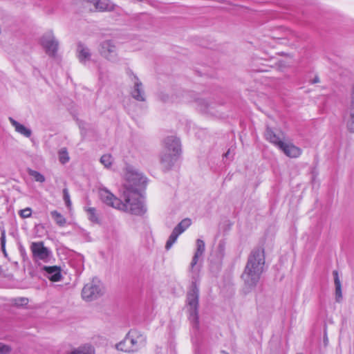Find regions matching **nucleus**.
<instances>
[{
    "mask_svg": "<svg viewBox=\"0 0 354 354\" xmlns=\"http://www.w3.org/2000/svg\"><path fill=\"white\" fill-rule=\"evenodd\" d=\"M63 199L64 201V203L66 205V207L68 209L71 208L72 203L70 198L69 192L67 188H64L63 189Z\"/></svg>",
    "mask_w": 354,
    "mask_h": 354,
    "instance_id": "29",
    "label": "nucleus"
},
{
    "mask_svg": "<svg viewBox=\"0 0 354 354\" xmlns=\"http://www.w3.org/2000/svg\"><path fill=\"white\" fill-rule=\"evenodd\" d=\"M28 173L37 182L44 183L45 181L44 176L42 175L41 173L35 171V170H33V169H28Z\"/></svg>",
    "mask_w": 354,
    "mask_h": 354,
    "instance_id": "24",
    "label": "nucleus"
},
{
    "mask_svg": "<svg viewBox=\"0 0 354 354\" xmlns=\"http://www.w3.org/2000/svg\"><path fill=\"white\" fill-rule=\"evenodd\" d=\"M14 306L20 307L25 306L28 304V299L26 297H17L12 299Z\"/></svg>",
    "mask_w": 354,
    "mask_h": 354,
    "instance_id": "27",
    "label": "nucleus"
},
{
    "mask_svg": "<svg viewBox=\"0 0 354 354\" xmlns=\"http://www.w3.org/2000/svg\"><path fill=\"white\" fill-rule=\"evenodd\" d=\"M192 224V221L189 218H185L182 220L173 230L171 235L169 237L165 245L167 250L170 249L172 245L176 241L178 236L184 232Z\"/></svg>",
    "mask_w": 354,
    "mask_h": 354,
    "instance_id": "13",
    "label": "nucleus"
},
{
    "mask_svg": "<svg viewBox=\"0 0 354 354\" xmlns=\"http://www.w3.org/2000/svg\"><path fill=\"white\" fill-rule=\"evenodd\" d=\"M50 215L59 226L63 227L65 225L66 220L59 212L54 210L50 212Z\"/></svg>",
    "mask_w": 354,
    "mask_h": 354,
    "instance_id": "22",
    "label": "nucleus"
},
{
    "mask_svg": "<svg viewBox=\"0 0 354 354\" xmlns=\"http://www.w3.org/2000/svg\"><path fill=\"white\" fill-rule=\"evenodd\" d=\"M123 178L124 183L120 193L125 191L129 194L141 193L147 183V178L141 172L129 166L125 168Z\"/></svg>",
    "mask_w": 354,
    "mask_h": 354,
    "instance_id": "4",
    "label": "nucleus"
},
{
    "mask_svg": "<svg viewBox=\"0 0 354 354\" xmlns=\"http://www.w3.org/2000/svg\"><path fill=\"white\" fill-rule=\"evenodd\" d=\"M265 138L266 139L274 145L275 146L279 147L281 144L283 143L282 138L280 136L277 135L270 128L268 127L265 132Z\"/></svg>",
    "mask_w": 354,
    "mask_h": 354,
    "instance_id": "18",
    "label": "nucleus"
},
{
    "mask_svg": "<svg viewBox=\"0 0 354 354\" xmlns=\"http://www.w3.org/2000/svg\"><path fill=\"white\" fill-rule=\"evenodd\" d=\"M223 354H229L228 353L225 352V351H223Z\"/></svg>",
    "mask_w": 354,
    "mask_h": 354,
    "instance_id": "38",
    "label": "nucleus"
},
{
    "mask_svg": "<svg viewBox=\"0 0 354 354\" xmlns=\"http://www.w3.org/2000/svg\"><path fill=\"white\" fill-rule=\"evenodd\" d=\"M288 157L295 158L301 154V149L290 142H283L279 147Z\"/></svg>",
    "mask_w": 354,
    "mask_h": 354,
    "instance_id": "16",
    "label": "nucleus"
},
{
    "mask_svg": "<svg viewBox=\"0 0 354 354\" xmlns=\"http://www.w3.org/2000/svg\"><path fill=\"white\" fill-rule=\"evenodd\" d=\"M181 153L180 139L175 136H169L164 138L162 142V150L160 153V160L163 167H170Z\"/></svg>",
    "mask_w": 354,
    "mask_h": 354,
    "instance_id": "3",
    "label": "nucleus"
},
{
    "mask_svg": "<svg viewBox=\"0 0 354 354\" xmlns=\"http://www.w3.org/2000/svg\"><path fill=\"white\" fill-rule=\"evenodd\" d=\"M349 110L354 111V84L350 94Z\"/></svg>",
    "mask_w": 354,
    "mask_h": 354,
    "instance_id": "31",
    "label": "nucleus"
},
{
    "mask_svg": "<svg viewBox=\"0 0 354 354\" xmlns=\"http://www.w3.org/2000/svg\"><path fill=\"white\" fill-rule=\"evenodd\" d=\"M120 197L124 206L123 209H120L121 211L135 215H142L146 212L141 193L133 192L129 194L125 191L120 193Z\"/></svg>",
    "mask_w": 354,
    "mask_h": 354,
    "instance_id": "6",
    "label": "nucleus"
},
{
    "mask_svg": "<svg viewBox=\"0 0 354 354\" xmlns=\"http://www.w3.org/2000/svg\"><path fill=\"white\" fill-rule=\"evenodd\" d=\"M92 4L95 9L99 12L113 11L116 5L111 0H84Z\"/></svg>",
    "mask_w": 354,
    "mask_h": 354,
    "instance_id": "14",
    "label": "nucleus"
},
{
    "mask_svg": "<svg viewBox=\"0 0 354 354\" xmlns=\"http://www.w3.org/2000/svg\"><path fill=\"white\" fill-rule=\"evenodd\" d=\"M104 292L102 283L97 279H93L83 287L82 297L85 301H91L103 295Z\"/></svg>",
    "mask_w": 354,
    "mask_h": 354,
    "instance_id": "8",
    "label": "nucleus"
},
{
    "mask_svg": "<svg viewBox=\"0 0 354 354\" xmlns=\"http://www.w3.org/2000/svg\"><path fill=\"white\" fill-rule=\"evenodd\" d=\"M69 156L66 148H62L59 151V160L62 164H65L69 161Z\"/></svg>",
    "mask_w": 354,
    "mask_h": 354,
    "instance_id": "26",
    "label": "nucleus"
},
{
    "mask_svg": "<svg viewBox=\"0 0 354 354\" xmlns=\"http://www.w3.org/2000/svg\"><path fill=\"white\" fill-rule=\"evenodd\" d=\"M95 348L91 344H84L66 351V354H95Z\"/></svg>",
    "mask_w": 354,
    "mask_h": 354,
    "instance_id": "19",
    "label": "nucleus"
},
{
    "mask_svg": "<svg viewBox=\"0 0 354 354\" xmlns=\"http://www.w3.org/2000/svg\"><path fill=\"white\" fill-rule=\"evenodd\" d=\"M346 127L350 131L354 133V111H350L349 116L346 121Z\"/></svg>",
    "mask_w": 354,
    "mask_h": 354,
    "instance_id": "28",
    "label": "nucleus"
},
{
    "mask_svg": "<svg viewBox=\"0 0 354 354\" xmlns=\"http://www.w3.org/2000/svg\"><path fill=\"white\" fill-rule=\"evenodd\" d=\"M198 104L201 110L205 111L207 108L209 103L207 100L201 99L198 101Z\"/></svg>",
    "mask_w": 354,
    "mask_h": 354,
    "instance_id": "33",
    "label": "nucleus"
},
{
    "mask_svg": "<svg viewBox=\"0 0 354 354\" xmlns=\"http://www.w3.org/2000/svg\"><path fill=\"white\" fill-rule=\"evenodd\" d=\"M88 219L93 223H98V217L96 214V210L94 207H88L86 209Z\"/></svg>",
    "mask_w": 354,
    "mask_h": 354,
    "instance_id": "25",
    "label": "nucleus"
},
{
    "mask_svg": "<svg viewBox=\"0 0 354 354\" xmlns=\"http://www.w3.org/2000/svg\"><path fill=\"white\" fill-rule=\"evenodd\" d=\"M196 250L190 263L189 272L192 274V285L187 295V306L189 312V318L194 323L198 322V307L199 290L196 285V280L199 274V268L196 266L198 258L201 257L205 250V245L203 240L197 239Z\"/></svg>",
    "mask_w": 354,
    "mask_h": 354,
    "instance_id": "1",
    "label": "nucleus"
},
{
    "mask_svg": "<svg viewBox=\"0 0 354 354\" xmlns=\"http://www.w3.org/2000/svg\"><path fill=\"white\" fill-rule=\"evenodd\" d=\"M32 214V210L30 207L25 208L24 209L20 210L19 215L24 218L30 217Z\"/></svg>",
    "mask_w": 354,
    "mask_h": 354,
    "instance_id": "30",
    "label": "nucleus"
},
{
    "mask_svg": "<svg viewBox=\"0 0 354 354\" xmlns=\"http://www.w3.org/2000/svg\"><path fill=\"white\" fill-rule=\"evenodd\" d=\"M41 44L49 56H55L58 49V41L52 31L46 32L41 38Z\"/></svg>",
    "mask_w": 354,
    "mask_h": 354,
    "instance_id": "11",
    "label": "nucleus"
},
{
    "mask_svg": "<svg viewBox=\"0 0 354 354\" xmlns=\"http://www.w3.org/2000/svg\"><path fill=\"white\" fill-rule=\"evenodd\" d=\"M286 32H283V34L280 36L272 35V37L274 39H284L286 37Z\"/></svg>",
    "mask_w": 354,
    "mask_h": 354,
    "instance_id": "35",
    "label": "nucleus"
},
{
    "mask_svg": "<svg viewBox=\"0 0 354 354\" xmlns=\"http://www.w3.org/2000/svg\"><path fill=\"white\" fill-rule=\"evenodd\" d=\"M2 274V269L0 267V275Z\"/></svg>",
    "mask_w": 354,
    "mask_h": 354,
    "instance_id": "37",
    "label": "nucleus"
},
{
    "mask_svg": "<svg viewBox=\"0 0 354 354\" xmlns=\"http://www.w3.org/2000/svg\"><path fill=\"white\" fill-rule=\"evenodd\" d=\"M9 121L10 124L15 127V129L17 132L24 136L26 138L30 137L32 134V131L30 129H28L24 125L19 123L12 118H9Z\"/></svg>",
    "mask_w": 354,
    "mask_h": 354,
    "instance_id": "20",
    "label": "nucleus"
},
{
    "mask_svg": "<svg viewBox=\"0 0 354 354\" xmlns=\"http://www.w3.org/2000/svg\"><path fill=\"white\" fill-rule=\"evenodd\" d=\"M10 351L11 348L8 345L0 343V354H8Z\"/></svg>",
    "mask_w": 354,
    "mask_h": 354,
    "instance_id": "32",
    "label": "nucleus"
},
{
    "mask_svg": "<svg viewBox=\"0 0 354 354\" xmlns=\"http://www.w3.org/2000/svg\"><path fill=\"white\" fill-rule=\"evenodd\" d=\"M129 79L132 84L131 88V95L132 97L139 102L145 101L144 86L140 80L133 73L129 75Z\"/></svg>",
    "mask_w": 354,
    "mask_h": 354,
    "instance_id": "12",
    "label": "nucleus"
},
{
    "mask_svg": "<svg viewBox=\"0 0 354 354\" xmlns=\"http://www.w3.org/2000/svg\"><path fill=\"white\" fill-rule=\"evenodd\" d=\"M99 196L101 201L113 208L120 210L124 208L122 199L115 196L110 191L105 188L99 189Z\"/></svg>",
    "mask_w": 354,
    "mask_h": 354,
    "instance_id": "10",
    "label": "nucleus"
},
{
    "mask_svg": "<svg viewBox=\"0 0 354 354\" xmlns=\"http://www.w3.org/2000/svg\"><path fill=\"white\" fill-rule=\"evenodd\" d=\"M229 152H230V151H228L225 154V156H228V154H229Z\"/></svg>",
    "mask_w": 354,
    "mask_h": 354,
    "instance_id": "36",
    "label": "nucleus"
},
{
    "mask_svg": "<svg viewBox=\"0 0 354 354\" xmlns=\"http://www.w3.org/2000/svg\"><path fill=\"white\" fill-rule=\"evenodd\" d=\"M146 341L147 337L144 333L137 330H131L124 339L115 345V348L125 353H136L145 346Z\"/></svg>",
    "mask_w": 354,
    "mask_h": 354,
    "instance_id": "5",
    "label": "nucleus"
},
{
    "mask_svg": "<svg viewBox=\"0 0 354 354\" xmlns=\"http://www.w3.org/2000/svg\"><path fill=\"white\" fill-rule=\"evenodd\" d=\"M333 275L334 277V283L335 286V296L336 299L338 301L339 299L342 298V284L339 277L338 272L337 270H334L333 272Z\"/></svg>",
    "mask_w": 354,
    "mask_h": 354,
    "instance_id": "21",
    "label": "nucleus"
},
{
    "mask_svg": "<svg viewBox=\"0 0 354 354\" xmlns=\"http://www.w3.org/2000/svg\"><path fill=\"white\" fill-rule=\"evenodd\" d=\"M1 248H2V250L3 251V252H5V244H6V232H5V230H2L1 232Z\"/></svg>",
    "mask_w": 354,
    "mask_h": 354,
    "instance_id": "34",
    "label": "nucleus"
},
{
    "mask_svg": "<svg viewBox=\"0 0 354 354\" xmlns=\"http://www.w3.org/2000/svg\"><path fill=\"white\" fill-rule=\"evenodd\" d=\"M76 54L78 60L82 64H86L87 62L91 60V50L82 43L80 42L77 44Z\"/></svg>",
    "mask_w": 354,
    "mask_h": 354,
    "instance_id": "15",
    "label": "nucleus"
},
{
    "mask_svg": "<svg viewBox=\"0 0 354 354\" xmlns=\"http://www.w3.org/2000/svg\"><path fill=\"white\" fill-rule=\"evenodd\" d=\"M30 248L35 261L47 262L50 259L51 252L48 248L44 246L42 241L32 242Z\"/></svg>",
    "mask_w": 354,
    "mask_h": 354,
    "instance_id": "9",
    "label": "nucleus"
},
{
    "mask_svg": "<svg viewBox=\"0 0 354 354\" xmlns=\"http://www.w3.org/2000/svg\"><path fill=\"white\" fill-rule=\"evenodd\" d=\"M113 162V158L110 154H104L100 158V162L107 169L111 168Z\"/></svg>",
    "mask_w": 354,
    "mask_h": 354,
    "instance_id": "23",
    "label": "nucleus"
},
{
    "mask_svg": "<svg viewBox=\"0 0 354 354\" xmlns=\"http://www.w3.org/2000/svg\"><path fill=\"white\" fill-rule=\"evenodd\" d=\"M98 53L102 57L109 62L116 64L120 61L118 46L113 40L106 39L100 42Z\"/></svg>",
    "mask_w": 354,
    "mask_h": 354,
    "instance_id": "7",
    "label": "nucleus"
},
{
    "mask_svg": "<svg viewBox=\"0 0 354 354\" xmlns=\"http://www.w3.org/2000/svg\"><path fill=\"white\" fill-rule=\"evenodd\" d=\"M265 252L261 248L254 249L248 256L246 265L241 274L243 281V290L248 293L258 284L264 270Z\"/></svg>",
    "mask_w": 354,
    "mask_h": 354,
    "instance_id": "2",
    "label": "nucleus"
},
{
    "mask_svg": "<svg viewBox=\"0 0 354 354\" xmlns=\"http://www.w3.org/2000/svg\"><path fill=\"white\" fill-rule=\"evenodd\" d=\"M43 270L46 272V277L52 281H59L62 278L59 267L44 266Z\"/></svg>",
    "mask_w": 354,
    "mask_h": 354,
    "instance_id": "17",
    "label": "nucleus"
}]
</instances>
